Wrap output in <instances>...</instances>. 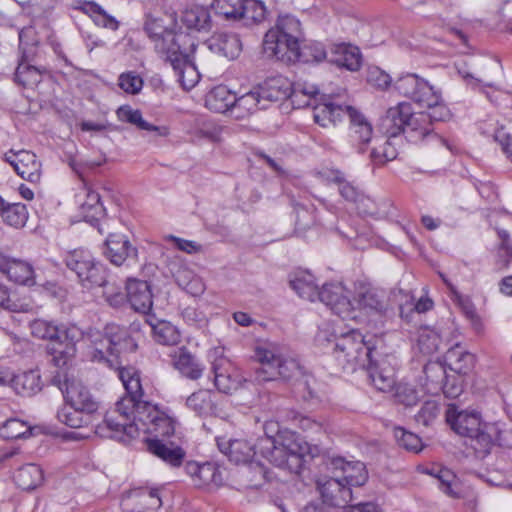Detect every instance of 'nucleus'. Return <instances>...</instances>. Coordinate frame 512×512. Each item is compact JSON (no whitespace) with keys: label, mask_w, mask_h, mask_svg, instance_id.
Masks as SVG:
<instances>
[{"label":"nucleus","mask_w":512,"mask_h":512,"mask_svg":"<svg viewBox=\"0 0 512 512\" xmlns=\"http://www.w3.org/2000/svg\"><path fill=\"white\" fill-rule=\"evenodd\" d=\"M82 413L80 410L64 407L57 411V419L68 427L80 428L87 423Z\"/></svg>","instance_id":"nucleus-58"},{"label":"nucleus","mask_w":512,"mask_h":512,"mask_svg":"<svg viewBox=\"0 0 512 512\" xmlns=\"http://www.w3.org/2000/svg\"><path fill=\"white\" fill-rule=\"evenodd\" d=\"M361 53L358 47L351 44H333L330 48L329 62L350 71H357L361 67Z\"/></svg>","instance_id":"nucleus-28"},{"label":"nucleus","mask_w":512,"mask_h":512,"mask_svg":"<svg viewBox=\"0 0 512 512\" xmlns=\"http://www.w3.org/2000/svg\"><path fill=\"white\" fill-rule=\"evenodd\" d=\"M32 335L39 339L55 341L59 338V326L51 321L35 319L30 324Z\"/></svg>","instance_id":"nucleus-55"},{"label":"nucleus","mask_w":512,"mask_h":512,"mask_svg":"<svg viewBox=\"0 0 512 512\" xmlns=\"http://www.w3.org/2000/svg\"><path fill=\"white\" fill-rule=\"evenodd\" d=\"M267 105L264 103L257 87L249 92L235 96V101L231 109V116L235 119H245L260 109H266Z\"/></svg>","instance_id":"nucleus-31"},{"label":"nucleus","mask_w":512,"mask_h":512,"mask_svg":"<svg viewBox=\"0 0 512 512\" xmlns=\"http://www.w3.org/2000/svg\"><path fill=\"white\" fill-rule=\"evenodd\" d=\"M179 21L181 28L188 32L208 33L213 27L209 8L201 5L185 8L179 15Z\"/></svg>","instance_id":"nucleus-23"},{"label":"nucleus","mask_w":512,"mask_h":512,"mask_svg":"<svg viewBox=\"0 0 512 512\" xmlns=\"http://www.w3.org/2000/svg\"><path fill=\"white\" fill-rule=\"evenodd\" d=\"M145 443L147 451L167 465L173 468L182 465L186 452L175 442L161 438H147Z\"/></svg>","instance_id":"nucleus-21"},{"label":"nucleus","mask_w":512,"mask_h":512,"mask_svg":"<svg viewBox=\"0 0 512 512\" xmlns=\"http://www.w3.org/2000/svg\"><path fill=\"white\" fill-rule=\"evenodd\" d=\"M254 357L261 364V367L256 370L258 381H272L278 378L291 380L303 375L299 361L284 353L282 348L274 343L256 346Z\"/></svg>","instance_id":"nucleus-5"},{"label":"nucleus","mask_w":512,"mask_h":512,"mask_svg":"<svg viewBox=\"0 0 512 512\" xmlns=\"http://www.w3.org/2000/svg\"><path fill=\"white\" fill-rule=\"evenodd\" d=\"M318 489L323 503L333 508H345L353 500L352 487L340 477H333L325 482H318Z\"/></svg>","instance_id":"nucleus-18"},{"label":"nucleus","mask_w":512,"mask_h":512,"mask_svg":"<svg viewBox=\"0 0 512 512\" xmlns=\"http://www.w3.org/2000/svg\"><path fill=\"white\" fill-rule=\"evenodd\" d=\"M441 337L435 328L425 326L418 328V350L429 355L439 348Z\"/></svg>","instance_id":"nucleus-50"},{"label":"nucleus","mask_w":512,"mask_h":512,"mask_svg":"<svg viewBox=\"0 0 512 512\" xmlns=\"http://www.w3.org/2000/svg\"><path fill=\"white\" fill-rule=\"evenodd\" d=\"M87 12L97 26L110 30H117L119 22L112 15L108 14L101 6L96 3L86 5Z\"/></svg>","instance_id":"nucleus-53"},{"label":"nucleus","mask_w":512,"mask_h":512,"mask_svg":"<svg viewBox=\"0 0 512 512\" xmlns=\"http://www.w3.org/2000/svg\"><path fill=\"white\" fill-rule=\"evenodd\" d=\"M346 113L350 119V137L357 147L358 153H364L372 138L371 123L351 106H346Z\"/></svg>","instance_id":"nucleus-25"},{"label":"nucleus","mask_w":512,"mask_h":512,"mask_svg":"<svg viewBox=\"0 0 512 512\" xmlns=\"http://www.w3.org/2000/svg\"><path fill=\"white\" fill-rule=\"evenodd\" d=\"M414 110L411 103L401 102L396 107L389 108L381 118L379 128L389 139L401 133L414 132Z\"/></svg>","instance_id":"nucleus-11"},{"label":"nucleus","mask_w":512,"mask_h":512,"mask_svg":"<svg viewBox=\"0 0 512 512\" xmlns=\"http://www.w3.org/2000/svg\"><path fill=\"white\" fill-rule=\"evenodd\" d=\"M317 299L344 320L355 319V307L341 283H327L319 289Z\"/></svg>","instance_id":"nucleus-13"},{"label":"nucleus","mask_w":512,"mask_h":512,"mask_svg":"<svg viewBox=\"0 0 512 512\" xmlns=\"http://www.w3.org/2000/svg\"><path fill=\"white\" fill-rule=\"evenodd\" d=\"M264 103L282 101L290 98L291 83L283 76L268 78L257 87Z\"/></svg>","instance_id":"nucleus-33"},{"label":"nucleus","mask_w":512,"mask_h":512,"mask_svg":"<svg viewBox=\"0 0 512 512\" xmlns=\"http://www.w3.org/2000/svg\"><path fill=\"white\" fill-rule=\"evenodd\" d=\"M333 354L343 370L356 371L370 367L376 356V345L372 339L356 329L335 337Z\"/></svg>","instance_id":"nucleus-4"},{"label":"nucleus","mask_w":512,"mask_h":512,"mask_svg":"<svg viewBox=\"0 0 512 512\" xmlns=\"http://www.w3.org/2000/svg\"><path fill=\"white\" fill-rule=\"evenodd\" d=\"M146 322L151 327L153 338L162 345H177L181 335L177 327L165 320H156L154 317L147 318Z\"/></svg>","instance_id":"nucleus-38"},{"label":"nucleus","mask_w":512,"mask_h":512,"mask_svg":"<svg viewBox=\"0 0 512 512\" xmlns=\"http://www.w3.org/2000/svg\"><path fill=\"white\" fill-rule=\"evenodd\" d=\"M332 465L342 471L340 478L351 487L363 486L368 480L366 466L361 461H345L339 457L332 460Z\"/></svg>","instance_id":"nucleus-29"},{"label":"nucleus","mask_w":512,"mask_h":512,"mask_svg":"<svg viewBox=\"0 0 512 512\" xmlns=\"http://www.w3.org/2000/svg\"><path fill=\"white\" fill-rule=\"evenodd\" d=\"M80 212L84 221L94 226L98 224L99 220L105 215V209L98 192L87 189L86 198L80 205Z\"/></svg>","instance_id":"nucleus-43"},{"label":"nucleus","mask_w":512,"mask_h":512,"mask_svg":"<svg viewBox=\"0 0 512 512\" xmlns=\"http://www.w3.org/2000/svg\"><path fill=\"white\" fill-rule=\"evenodd\" d=\"M297 52L299 54V58L296 62H320L327 57V52L324 48V45L320 42H311L309 44H305L304 46L299 44Z\"/></svg>","instance_id":"nucleus-52"},{"label":"nucleus","mask_w":512,"mask_h":512,"mask_svg":"<svg viewBox=\"0 0 512 512\" xmlns=\"http://www.w3.org/2000/svg\"><path fill=\"white\" fill-rule=\"evenodd\" d=\"M0 217L5 224L19 229L26 225L29 213L25 204L10 203L0 195Z\"/></svg>","instance_id":"nucleus-36"},{"label":"nucleus","mask_w":512,"mask_h":512,"mask_svg":"<svg viewBox=\"0 0 512 512\" xmlns=\"http://www.w3.org/2000/svg\"><path fill=\"white\" fill-rule=\"evenodd\" d=\"M183 320L191 326L202 328L207 324V317L204 312L200 311L195 307L188 306L183 309L182 313Z\"/></svg>","instance_id":"nucleus-63"},{"label":"nucleus","mask_w":512,"mask_h":512,"mask_svg":"<svg viewBox=\"0 0 512 512\" xmlns=\"http://www.w3.org/2000/svg\"><path fill=\"white\" fill-rule=\"evenodd\" d=\"M319 94L318 88L306 82H296L291 84L290 99L297 108L312 106L317 102Z\"/></svg>","instance_id":"nucleus-45"},{"label":"nucleus","mask_w":512,"mask_h":512,"mask_svg":"<svg viewBox=\"0 0 512 512\" xmlns=\"http://www.w3.org/2000/svg\"><path fill=\"white\" fill-rule=\"evenodd\" d=\"M445 360L449 368L459 374L467 373L474 365V355L460 344L447 350Z\"/></svg>","instance_id":"nucleus-42"},{"label":"nucleus","mask_w":512,"mask_h":512,"mask_svg":"<svg viewBox=\"0 0 512 512\" xmlns=\"http://www.w3.org/2000/svg\"><path fill=\"white\" fill-rule=\"evenodd\" d=\"M0 272L19 285L33 286L35 271L31 263L26 260L14 258L0 251Z\"/></svg>","instance_id":"nucleus-19"},{"label":"nucleus","mask_w":512,"mask_h":512,"mask_svg":"<svg viewBox=\"0 0 512 512\" xmlns=\"http://www.w3.org/2000/svg\"><path fill=\"white\" fill-rule=\"evenodd\" d=\"M46 72L45 68L30 65L26 60V55L23 53L18 62L14 80L18 85L25 88H34L42 81V75Z\"/></svg>","instance_id":"nucleus-40"},{"label":"nucleus","mask_w":512,"mask_h":512,"mask_svg":"<svg viewBox=\"0 0 512 512\" xmlns=\"http://www.w3.org/2000/svg\"><path fill=\"white\" fill-rule=\"evenodd\" d=\"M214 385L222 393H231L239 386L240 380L231 360L224 355V348L216 347L209 353Z\"/></svg>","instance_id":"nucleus-12"},{"label":"nucleus","mask_w":512,"mask_h":512,"mask_svg":"<svg viewBox=\"0 0 512 512\" xmlns=\"http://www.w3.org/2000/svg\"><path fill=\"white\" fill-rule=\"evenodd\" d=\"M219 450L235 464L250 463L257 454L256 445H252L245 439L217 440Z\"/></svg>","instance_id":"nucleus-26"},{"label":"nucleus","mask_w":512,"mask_h":512,"mask_svg":"<svg viewBox=\"0 0 512 512\" xmlns=\"http://www.w3.org/2000/svg\"><path fill=\"white\" fill-rule=\"evenodd\" d=\"M104 257L113 265L121 266L126 261L137 262L138 250L128 237L121 233H110L103 246Z\"/></svg>","instance_id":"nucleus-15"},{"label":"nucleus","mask_w":512,"mask_h":512,"mask_svg":"<svg viewBox=\"0 0 512 512\" xmlns=\"http://www.w3.org/2000/svg\"><path fill=\"white\" fill-rule=\"evenodd\" d=\"M172 360L175 369L190 380H197L203 375L204 367L185 347L176 351Z\"/></svg>","instance_id":"nucleus-34"},{"label":"nucleus","mask_w":512,"mask_h":512,"mask_svg":"<svg viewBox=\"0 0 512 512\" xmlns=\"http://www.w3.org/2000/svg\"><path fill=\"white\" fill-rule=\"evenodd\" d=\"M117 116L121 121L135 125L140 130L155 132L158 136L166 137L169 129L166 126H156L143 119L142 113L138 109H132L129 106H122L117 110Z\"/></svg>","instance_id":"nucleus-41"},{"label":"nucleus","mask_w":512,"mask_h":512,"mask_svg":"<svg viewBox=\"0 0 512 512\" xmlns=\"http://www.w3.org/2000/svg\"><path fill=\"white\" fill-rule=\"evenodd\" d=\"M440 276L443 279V281L445 282V284L448 286L450 291L452 292V294H453L452 300L457 305H459V307L462 309L464 314L469 319H474L476 317V313H475V309H474V306H473L472 302L468 298L463 297L462 295H460L456 291L455 287L444 277L443 274H440Z\"/></svg>","instance_id":"nucleus-61"},{"label":"nucleus","mask_w":512,"mask_h":512,"mask_svg":"<svg viewBox=\"0 0 512 512\" xmlns=\"http://www.w3.org/2000/svg\"><path fill=\"white\" fill-rule=\"evenodd\" d=\"M82 333L76 326H59V344H65V349L59 350V353L72 356L75 352V344L81 338Z\"/></svg>","instance_id":"nucleus-54"},{"label":"nucleus","mask_w":512,"mask_h":512,"mask_svg":"<svg viewBox=\"0 0 512 512\" xmlns=\"http://www.w3.org/2000/svg\"><path fill=\"white\" fill-rule=\"evenodd\" d=\"M227 14H220L227 20H243L246 25L258 24L265 20L267 9L260 0H244L230 5Z\"/></svg>","instance_id":"nucleus-22"},{"label":"nucleus","mask_w":512,"mask_h":512,"mask_svg":"<svg viewBox=\"0 0 512 512\" xmlns=\"http://www.w3.org/2000/svg\"><path fill=\"white\" fill-rule=\"evenodd\" d=\"M302 39L300 21L291 15L280 16L263 39V51L268 58L295 63L299 58L298 45Z\"/></svg>","instance_id":"nucleus-3"},{"label":"nucleus","mask_w":512,"mask_h":512,"mask_svg":"<svg viewBox=\"0 0 512 512\" xmlns=\"http://www.w3.org/2000/svg\"><path fill=\"white\" fill-rule=\"evenodd\" d=\"M400 94L413 99L416 95V74L400 77L395 83Z\"/></svg>","instance_id":"nucleus-64"},{"label":"nucleus","mask_w":512,"mask_h":512,"mask_svg":"<svg viewBox=\"0 0 512 512\" xmlns=\"http://www.w3.org/2000/svg\"><path fill=\"white\" fill-rule=\"evenodd\" d=\"M144 29L149 38L154 42V48L159 57L164 60L171 58L174 51L180 49L183 44H187L191 37L185 33H174L163 23L162 19L148 18Z\"/></svg>","instance_id":"nucleus-9"},{"label":"nucleus","mask_w":512,"mask_h":512,"mask_svg":"<svg viewBox=\"0 0 512 512\" xmlns=\"http://www.w3.org/2000/svg\"><path fill=\"white\" fill-rule=\"evenodd\" d=\"M126 297L131 307L146 314L153 305L151 287L147 281L136 278H128L126 281Z\"/></svg>","instance_id":"nucleus-24"},{"label":"nucleus","mask_w":512,"mask_h":512,"mask_svg":"<svg viewBox=\"0 0 512 512\" xmlns=\"http://www.w3.org/2000/svg\"><path fill=\"white\" fill-rule=\"evenodd\" d=\"M190 134L195 139H206L215 143L221 141L222 128L214 121L198 118L195 120Z\"/></svg>","instance_id":"nucleus-47"},{"label":"nucleus","mask_w":512,"mask_h":512,"mask_svg":"<svg viewBox=\"0 0 512 512\" xmlns=\"http://www.w3.org/2000/svg\"><path fill=\"white\" fill-rule=\"evenodd\" d=\"M259 453L271 464L299 473L303 465L301 448L296 443H285L269 438H260L257 442Z\"/></svg>","instance_id":"nucleus-6"},{"label":"nucleus","mask_w":512,"mask_h":512,"mask_svg":"<svg viewBox=\"0 0 512 512\" xmlns=\"http://www.w3.org/2000/svg\"><path fill=\"white\" fill-rule=\"evenodd\" d=\"M363 369L368 371L369 378L372 384L379 391H390L395 385V379L391 370L380 369L374 356V361L370 367H364Z\"/></svg>","instance_id":"nucleus-48"},{"label":"nucleus","mask_w":512,"mask_h":512,"mask_svg":"<svg viewBox=\"0 0 512 512\" xmlns=\"http://www.w3.org/2000/svg\"><path fill=\"white\" fill-rule=\"evenodd\" d=\"M436 477L440 483L441 490L445 494L451 497H458V493L454 490L456 477L450 470L440 469Z\"/></svg>","instance_id":"nucleus-62"},{"label":"nucleus","mask_w":512,"mask_h":512,"mask_svg":"<svg viewBox=\"0 0 512 512\" xmlns=\"http://www.w3.org/2000/svg\"><path fill=\"white\" fill-rule=\"evenodd\" d=\"M60 389L71 408L86 414H92L97 411L98 402L81 381L66 377Z\"/></svg>","instance_id":"nucleus-14"},{"label":"nucleus","mask_w":512,"mask_h":512,"mask_svg":"<svg viewBox=\"0 0 512 512\" xmlns=\"http://www.w3.org/2000/svg\"><path fill=\"white\" fill-rule=\"evenodd\" d=\"M91 351L90 358L92 361L106 364L109 368L114 369L117 372L119 379L121 380L120 373L123 370L135 369L131 366H122V361L118 359V355L115 354L110 341L104 332H95L90 334Z\"/></svg>","instance_id":"nucleus-17"},{"label":"nucleus","mask_w":512,"mask_h":512,"mask_svg":"<svg viewBox=\"0 0 512 512\" xmlns=\"http://www.w3.org/2000/svg\"><path fill=\"white\" fill-rule=\"evenodd\" d=\"M205 44L210 51L230 60L237 58L242 50L238 35L233 33H215Z\"/></svg>","instance_id":"nucleus-27"},{"label":"nucleus","mask_w":512,"mask_h":512,"mask_svg":"<svg viewBox=\"0 0 512 512\" xmlns=\"http://www.w3.org/2000/svg\"><path fill=\"white\" fill-rule=\"evenodd\" d=\"M312 106L314 121L322 127H327L329 124L335 125L344 114H347L346 106L337 105L331 101L316 102Z\"/></svg>","instance_id":"nucleus-37"},{"label":"nucleus","mask_w":512,"mask_h":512,"mask_svg":"<svg viewBox=\"0 0 512 512\" xmlns=\"http://www.w3.org/2000/svg\"><path fill=\"white\" fill-rule=\"evenodd\" d=\"M65 264L69 270L77 275L81 285L93 288L106 284V268L97 262L92 254L83 249L69 252L65 257Z\"/></svg>","instance_id":"nucleus-7"},{"label":"nucleus","mask_w":512,"mask_h":512,"mask_svg":"<svg viewBox=\"0 0 512 512\" xmlns=\"http://www.w3.org/2000/svg\"><path fill=\"white\" fill-rule=\"evenodd\" d=\"M222 481L221 473L215 464L206 462L201 464L198 478L195 481L196 486H203L209 484L218 485Z\"/></svg>","instance_id":"nucleus-57"},{"label":"nucleus","mask_w":512,"mask_h":512,"mask_svg":"<svg viewBox=\"0 0 512 512\" xmlns=\"http://www.w3.org/2000/svg\"><path fill=\"white\" fill-rule=\"evenodd\" d=\"M5 160L14 168L23 179L36 183L41 177V163L37 156L27 150L10 151L5 154Z\"/></svg>","instance_id":"nucleus-20"},{"label":"nucleus","mask_w":512,"mask_h":512,"mask_svg":"<svg viewBox=\"0 0 512 512\" xmlns=\"http://www.w3.org/2000/svg\"><path fill=\"white\" fill-rule=\"evenodd\" d=\"M290 287L301 297L309 301H315L319 296V288L314 283L312 275L296 276L290 280Z\"/></svg>","instance_id":"nucleus-49"},{"label":"nucleus","mask_w":512,"mask_h":512,"mask_svg":"<svg viewBox=\"0 0 512 512\" xmlns=\"http://www.w3.org/2000/svg\"><path fill=\"white\" fill-rule=\"evenodd\" d=\"M354 301L359 310L368 315L385 317L389 310V304L383 291L369 285L360 283L356 286Z\"/></svg>","instance_id":"nucleus-16"},{"label":"nucleus","mask_w":512,"mask_h":512,"mask_svg":"<svg viewBox=\"0 0 512 512\" xmlns=\"http://www.w3.org/2000/svg\"><path fill=\"white\" fill-rule=\"evenodd\" d=\"M235 101V94L225 85L212 88L205 96V107L215 113L229 112Z\"/></svg>","instance_id":"nucleus-35"},{"label":"nucleus","mask_w":512,"mask_h":512,"mask_svg":"<svg viewBox=\"0 0 512 512\" xmlns=\"http://www.w3.org/2000/svg\"><path fill=\"white\" fill-rule=\"evenodd\" d=\"M367 82L377 89L385 90L391 85L392 78L379 66H371L367 71Z\"/></svg>","instance_id":"nucleus-60"},{"label":"nucleus","mask_w":512,"mask_h":512,"mask_svg":"<svg viewBox=\"0 0 512 512\" xmlns=\"http://www.w3.org/2000/svg\"><path fill=\"white\" fill-rule=\"evenodd\" d=\"M418 131L427 136L430 130L422 124L446 121L451 117L449 109L441 103V95L433 86L418 77Z\"/></svg>","instance_id":"nucleus-8"},{"label":"nucleus","mask_w":512,"mask_h":512,"mask_svg":"<svg viewBox=\"0 0 512 512\" xmlns=\"http://www.w3.org/2000/svg\"><path fill=\"white\" fill-rule=\"evenodd\" d=\"M121 382L126 395L116 402L115 408L105 414L96 425L95 433L101 438L128 442L140 432L152 438L170 437L175 433L177 421L148 401H143V388L137 369L123 370Z\"/></svg>","instance_id":"nucleus-1"},{"label":"nucleus","mask_w":512,"mask_h":512,"mask_svg":"<svg viewBox=\"0 0 512 512\" xmlns=\"http://www.w3.org/2000/svg\"><path fill=\"white\" fill-rule=\"evenodd\" d=\"M43 479L44 477L41 467L34 463H29L20 467L14 475L15 483L23 490L35 489L42 483Z\"/></svg>","instance_id":"nucleus-44"},{"label":"nucleus","mask_w":512,"mask_h":512,"mask_svg":"<svg viewBox=\"0 0 512 512\" xmlns=\"http://www.w3.org/2000/svg\"><path fill=\"white\" fill-rule=\"evenodd\" d=\"M197 44L191 38L187 44H183L180 49L174 51L171 58H165L177 74L178 81L186 90L192 89L199 81L200 74L195 66V52Z\"/></svg>","instance_id":"nucleus-10"},{"label":"nucleus","mask_w":512,"mask_h":512,"mask_svg":"<svg viewBox=\"0 0 512 512\" xmlns=\"http://www.w3.org/2000/svg\"><path fill=\"white\" fill-rule=\"evenodd\" d=\"M327 180L338 185L339 193L346 201L355 203L361 194V191L348 182L343 173L338 170L330 171Z\"/></svg>","instance_id":"nucleus-51"},{"label":"nucleus","mask_w":512,"mask_h":512,"mask_svg":"<svg viewBox=\"0 0 512 512\" xmlns=\"http://www.w3.org/2000/svg\"><path fill=\"white\" fill-rule=\"evenodd\" d=\"M423 373L425 376L424 386L428 393L437 394L443 390L444 394L448 397H455L458 395L459 389L456 391H449L447 386L444 385L446 379V370L440 362H429L424 366Z\"/></svg>","instance_id":"nucleus-30"},{"label":"nucleus","mask_w":512,"mask_h":512,"mask_svg":"<svg viewBox=\"0 0 512 512\" xmlns=\"http://www.w3.org/2000/svg\"><path fill=\"white\" fill-rule=\"evenodd\" d=\"M104 331L115 354L118 355V359H120L122 353L134 352L136 350L137 343L126 327L110 323L105 326Z\"/></svg>","instance_id":"nucleus-32"},{"label":"nucleus","mask_w":512,"mask_h":512,"mask_svg":"<svg viewBox=\"0 0 512 512\" xmlns=\"http://www.w3.org/2000/svg\"><path fill=\"white\" fill-rule=\"evenodd\" d=\"M13 387L19 395L30 397L41 391V376L36 370L23 372L14 377Z\"/></svg>","instance_id":"nucleus-46"},{"label":"nucleus","mask_w":512,"mask_h":512,"mask_svg":"<svg viewBox=\"0 0 512 512\" xmlns=\"http://www.w3.org/2000/svg\"><path fill=\"white\" fill-rule=\"evenodd\" d=\"M186 406L197 416L206 417L215 413L216 404L211 390L200 389L186 399Z\"/></svg>","instance_id":"nucleus-39"},{"label":"nucleus","mask_w":512,"mask_h":512,"mask_svg":"<svg viewBox=\"0 0 512 512\" xmlns=\"http://www.w3.org/2000/svg\"><path fill=\"white\" fill-rule=\"evenodd\" d=\"M119 87L129 94H137L143 87V79L134 71L119 76Z\"/></svg>","instance_id":"nucleus-59"},{"label":"nucleus","mask_w":512,"mask_h":512,"mask_svg":"<svg viewBox=\"0 0 512 512\" xmlns=\"http://www.w3.org/2000/svg\"><path fill=\"white\" fill-rule=\"evenodd\" d=\"M446 421L459 435L471 439L475 452L484 457L490 453L495 444L502 445V431L497 423H482L476 411L459 410L455 404H449Z\"/></svg>","instance_id":"nucleus-2"},{"label":"nucleus","mask_w":512,"mask_h":512,"mask_svg":"<svg viewBox=\"0 0 512 512\" xmlns=\"http://www.w3.org/2000/svg\"><path fill=\"white\" fill-rule=\"evenodd\" d=\"M30 433L31 427L26 422L19 419H9L1 428L2 436L7 439L25 438Z\"/></svg>","instance_id":"nucleus-56"}]
</instances>
